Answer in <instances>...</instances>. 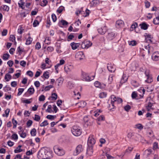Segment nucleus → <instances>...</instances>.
Wrapping results in <instances>:
<instances>
[{
  "mask_svg": "<svg viewBox=\"0 0 159 159\" xmlns=\"http://www.w3.org/2000/svg\"><path fill=\"white\" fill-rule=\"evenodd\" d=\"M39 24V21L38 20H35L33 23V25L34 27H36Z\"/></svg>",
  "mask_w": 159,
  "mask_h": 159,
  "instance_id": "45",
  "label": "nucleus"
},
{
  "mask_svg": "<svg viewBox=\"0 0 159 159\" xmlns=\"http://www.w3.org/2000/svg\"><path fill=\"white\" fill-rule=\"evenodd\" d=\"M45 99V97L44 95H42L40 96L39 100L40 101H44Z\"/></svg>",
  "mask_w": 159,
  "mask_h": 159,
  "instance_id": "58",
  "label": "nucleus"
},
{
  "mask_svg": "<svg viewBox=\"0 0 159 159\" xmlns=\"http://www.w3.org/2000/svg\"><path fill=\"white\" fill-rule=\"evenodd\" d=\"M12 139L15 140H17L18 139V136L16 134H14L12 135Z\"/></svg>",
  "mask_w": 159,
  "mask_h": 159,
  "instance_id": "53",
  "label": "nucleus"
},
{
  "mask_svg": "<svg viewBox=\"0 0 159 159\" xmlns=\"http://www.w3.org/2000/svg\"><path fill=\"white\" fill-rule=\"evenodd\" d=\"M41 77L43 78V80H40L42 82H43L45 79H48L49 77V74L48 72L46 71L44 72L43 75Z\"/></svg>",
  "mask_w": 159,
  "mask_h": 159,
  "instance_id": "14",
  "label": "nucleus"
},
{
  "mask_svg": "<svg viewBox=\"0 0 159 159\" xmlns=\"http://www.w3.org/2000/svg\"><path fill=\"white\" fill-rule=\"evenodd\" d=\"M18 92L17 94V96H19L22 94L24 90V89L23 88H19L18 89Z\"/></svg>",
  "mask_w": 159,
  "mask_h": 159,
  "instance_id": "48",
  "label": "nucleus"
},
{
  "mask_svg": "<svg viewBox=\"0 0 159 159\" xmlns=\"http://www.w3.org/2000/svg\"><path fill=\"white\" fill-rule=\"evenodd\" d=\"M14 62L12 61L9 60L7 62V64L10 67H11L13 65Z\"/></svg>",
  "mask_w": 159,
  "mask_h": 159,
  "instance_id": "55",
  "label": "nucleus"
},
{
  "mask_svg": "<svg viewBox=\"0 0 159 159\" xmlns=\"http://www.w3.org/2000/svg\"><path fill=\"white\" fill-rule=\"evenodd\" d=\"M144 36L145 37V41L146 42H147V41L148 40L149 41L150 43H152V41L151 40V39L152 38V37L151 36L150 34L146 33L144 34Z\"/></svg>",
  "mask_w": 159,
  "mask_h": 159,
  "instance_id": "12",
  "label": "nucleus"
},
{
  "mask_svg": "<svg viewBox=\"0 0 159 159\" xmlns=\"http://www.w3.org/2000/svg\"><path fill=\"white\" fill-rule=\"evenodd\" d=\"M84 57V53L82 52H79L75 55V57L77 61L81 60Z\"/></svg>",
  "mask_w": 159,
  "mask_h": 159,
  "instance_id": "6",
  "label": "nucleus"
},
{
  "mask_svg": "<svg viewBox=\"0 0 159 159\" xmlns=\"http://www.w3.org/2000/svg\"><path fill=\"white\" fill-rule=\"evenodd\" d=\"M107 30V27L106 26H105L102 27H101L98 29V32L101 34H105Z\"/></svg>",
  "mask_w": 159,
  "mask_h": 159,
  "instance_id": "10",
  "label": "nucleus"
},
{
  "mask_svg": "<svg viewBox=\"0 0 159 159\" xmlns=\"http://www.w3.org/2000/svg\"><path fill=\"white\" fill-rule=\"evenodd\" d=\"M48 2L47 0H43L41 3L40 5L43 7H44L47 5Z\"/></svg>",
  "mask_w": 159,
  "mask_h": 159,
  "instance_id": "35",
  "label": "nucleus"
},
{
  "mask_svg": "<svg viewBox=\"0 0 159 159\" xmlns=\"http://www.w3.org/2000/svg\"><path fill=\"white\" fill-rule=\"evenodd\" d=\"M131 109V107L129 105H127L125 106L124 107L125 110L127 111H129Z\"/></svg>",
  "mask_w": 159,
  "mask_h": 159,
  "instance_id": "64",
  "label": "nucleus"
},
{
  "mask_svg": "<svg viewBox=\"0 0 159 159\" xmlns=\"http://www.w3.org/2000/svg\"><path fill=\"white\" fill-rule=\"evenodd\" d=\"M147 77V80L145 81L146 82L148 83H151L153 81L151 75H150Z\"/></svg>",
  "mask_w": 159,
  "mask_h": 159,
  "instance_id": "28",
  "label": "nucleus"
},
{
  "mask_svg": "<svg viewBox=\"0 0 159 159\" xmlns=\"http://www.w3.org/2000/svg\"><path fill=\"white\" fill-rule=\"evenodd\" d=\"M52 157L53 152L48 148H41L38 153V157L39 159H50Z\"/></svg>",
  "mask_w": 159,
  "mask_h": 159,
  "instance_id": "1",
  "label": "nucleus"
},
{
  "mask_svg": "<svg viewBox=\"0 0 159 159\" xmlns=\"http://www.w3.org/2000/svg\"><path fill=\"white\" fill-rule=\"evenodd\" d=\"M48 125V121L45 120L40 124V126L41 127L45 126Z\"/></svg>",
  "mask_w": 159,
  "mask_h": 159,
  "instance_id": "39",
  "label": "nucleus"
},
{
  "mask_svg": "<svg viewBox=\"0 0 159 159\" xmlns=\"http://www.w3.org/2000/svg\"><path fill=\"white\" fill-rule=\"evenodd\" d=\"M30 134L32 136H34L36 134V129L35 128L32 129L30 131Z\"/></svg>",
  "mask_w": 159,
  "mask_h": 159,
  "instance_id": "34",
  "label": "nucleus"
},
{
  "mask_svg": "<svg viewBox=\"0 0 159 159\" xmlns=\"http://www.w3.org/2000/svg\"><path fill=\"white\" fill-rule=\"evenodd\" d=\"M64 7L62 6H60L57 10V12L59 13H60L62 12L63 9H64Z\"/></svg>",
  "mask_w": 159,
  "mask_h": 159,
  "instance_id": "42",
  "label": "nucleus"
},
{
  "mask_svg": "<svg viewBox=\"0 0 159 159\" xmlns=\"http://www.w3.org/2000/svg\"><path fill=\"white\" fill-rule=\"evenodd\" d=\"M22 151L23 150L22 149L20 148H18V147H17L16 149L14 150V152L15 153H18L22 152Z\"/></svg>",
  "mask_w": 159,
  "mask_h": 159,
  "instance_id": "49",
  "label": "nucleus"
},
{
  "mask_svg": "<svg viewBox=\"0 0 159 159\" xmlns=\"http://www.w3.org/2000/svg\"><path fill=\"white\" fill-rule=\"evenodd\" d=\"M57 95L56 93H52L50 98H52V100H55L57 98Z\"/></svg>",
  "mask_w": 159,
  "mask_h": 159,
  "instance_id": "31",
  "label": "nucleus"
},
{
  "mask_svg": "<svg viewBox=\"0 0 159 159\" xmlns=\"http://www.w3.org/2000/svg\"><path fill=\"white\" fill-rule=\"evenodd\" d=\"M131 84L133 85L135 87H137L138 86V84L137 83L136 81L133 80L131 81Z\"/></svg>",
  "mask_w": 159,
  "mask_h": 159,
  "instance_id": "56",
  "label": "nucleus"
},
{
  "mask_svg": "<svg viewBox=\"0 0 159 159\" xmlns=\"http://www.w3.org/2000/svg\"><path fill=\"white\" fill-rule=\"evenodd\" d=\"M137 23L136 22L134 23L133 24L131 25V28L132 29H135L137 26Z\"/></svg>",
  "mask_w": 159,
  "mask_h": 159,
  "instance_id": "62",
  "label": "nucleus"
},
{
  "mask_svg": "<svg viewBox=\"0 0 159 159\" xmlns=\"http://www.w3.org/2000/svg\"><path fill=\"white\" fill-rule=\"evenodd\" d=\"M9 40L13 42L15 40V37L14 35H10Z\"/></svg>",
  "mask_w": 159,
  "mask_h": 159,
  "instance_id": "50",
  "label": "nucleus"
},
{
  "mask_svg": "<svg viewBox=\"0 0 159 159\" xmlns=\"http://www.w3.org/2000/svg\"><path fill=\"white\" fill-rule=\"evenodd\" d=\"M40 119V116L36 114L34 115V120L37 121H39Z\"/></svg>",
  "mask_w": 159,
  "mask_h": 159,
  "instance_id": "43",
  "label": "nucleus"
},
{
  "mask_svg": "<svg viewBox=\"0 0 159 159\" xmlns=\"http://www.w3.org/2000/svg\"><path fill=\"white\" fill-rule=\"evenodd\" d=\"M95 143V140L92 136H89L88 140V146L93 147V145Z\"/></svg>",
  "mask_w": 159,
  "mask_h": 159,
  "instance_id": "7",
  "label": "nucleus"
},
{
  "mask_svg": "<svg viewBox=\"0 0 159 159\" xmlns=\"http://www.w3.org/2000/svg\"><path fill=\"white\" fill-rule=\"evenodd\" d=\"M107 68L109 71L114 72L115 71V68L111 64H108Z\"/></svg>",
  "mask_w": 159,
  "mask_h": 159,
  "instance_id": "21",
  "label": "nucleus"
},
{
  "mask_svg": "<svg viewBox=\"0 0 159 159\" xmlns=\"http://www.w3.org/2000/svg\"><path fill=\"white\" fill-rule=\"evenodd\" d=\"M105 119V117L103 115L100 116L98 118H97V120L98 121H101L104 120Z\"/></svg>",
  "mask_w": 159,
  "mask_h": 159,
  "instance_id": "47",
  "label": "nucleus"
},
{
  "mask_svg": "<svg viewBox=\"0 0 159 159\" xmlns=\"http://www.w3.org/2000/svg\"><path fill=\"white\" fill-rule=\"evenodd\" d=\"M61 24L63 26H65L67 25L68 24V23L66 21L62 20L58 23V25L60 26L61 27Z\"/></svg>",
  "mask_w": 159,
  "mask_h": 159,
  "instance_id": "23",
  "label": "nucleus"
},
{
  "mask_svg": "<svg viewBox=\"0 0 159 159\" xmlns=\"http://www.w3.org/2000/svg\"><path fill=\"white\" fill-rule=\"evenodd\" d=\"M136 126L137 128L140 130L142 129L143 128V126L140 124H136Z\"/></svg>",
  "mask_w": 159,
  "mask_h": 159,
  "instance_id": "51",
  "label": "nucleus"
},
{
  "mask_svg": "<svg viewBox=\"0 0 159 159\" xmlns=\"http://www.w3.org/2000/svg\"><path fill=\"white\" fill-rule=\"evenodd\" d=\"M26 74L30 77H32L33 76V72L30 71L29 70L26 72Z\"/></svg>",
  "mask_w": 159,
  "mask_h": 159,
  "instance_id": "60",
  "label": "nucleus"
},
{
  "mask_svg": "<svg viewBox=\"0 0 159 159\" xmlns=\"http://www.w3.org/2000/svg\"><path fill=\"white\" fill-rule=\"evenodd\" d=\"M93 152V147L88 146L87 148L86 153L89 156H91Z\"/></svg>",
  "mask_w": 159,
  "mask_h": 159,
  "instance_id": "15",
  "label": "nucleus"
},
{
  "mask_svg": "<svg viewBox=\"0 0 159 159\" xmlns=\"http://www.w3.org/2000/svg\"><path fill=\"white\" fill-rule=\"evenodd\" d=\"M133 148L132 147H129V148L126 149L125 151V153H129L132 150Z\"/></svg>",
  "mask_w": 159,
  "mask_h": 159,
  "instance_id": "57",
  "label": "nucleus"
},
{
  "mask_svg": "<svg viewBox=\"0 0 159 159\" xmlns=\"http://www.w3.org/2000/svg\"><path fill=\"white\" fill-rule=\"evenodd\" d=\"M82 76L83 80L87 81H90L93 80L95 77V76H93L92 78H91L87 74L83 72L82 73Z\"/></svg>",
  "mask_w": 159,
  "mask_h": 159,
  "instance_id": "4",
  "label": "nucleus"
},
{
  "mask_svg": "<svg viewBox=\"0 0 159 159\" xmlns=\"http://www.w3.org/2000/svg\"><path fill=\"white\" fill-rule=\"evenodd\" d=\"M131 97L133 99H135L137 97V93L135 92H133L131 95Z\"/></svg>",
  "mask_w": 159,
  "mask_h": 159,
  "instance_id": "46",
  "label": "nucleus"
},
{
  "mask_svg": "<svg viewBox=\"0 0 159 159\" xmlns=\"http://www.w3.org/2000/svg\"><path fill=\"white\" fill-rule=\"evenodd\" d=\"M78 104H79V106L80 107H84L86 105V102L84 101H81L79 103H77Z\"/></svg>",
  "mask_w": 159,
  "mask_h": 159,
  "instance_id": "30",
  "label": "nucleus"
},
{
  "mask_svg": "<svg viewBox=\"0 0 159 159\" xmlns=\"http://www.w3.org/2000/svg\"><path fill=\"white\" fill-rule=\"evenodd\" d=\"M123 23V21L121 20H118L116 22V26L117 27H119L122 25Z\"/></svg>",
  "mask_w": 159,
  "mask_h": 159,
  "instance_id": "26",
  "label": "nucleus"
},
{
  "mask_svg": "<svg viewBox=\"0 0 159 159\" xmlns=\"http://www.w3.org/2000/svg\"><path fill=\"white\" fill-rule=\"evenodd\" d=\"M19 2H20L18 3L19 7L22 9H24V7H23V6L24 5V4L25 3L22 0H20Z\"/></svg>",
  "mask_w": 159,
  "mask_h": 159,
  "instance_id": "40",
  "label": "nucleus"
},
{
  "mask_svg": "<svg viewBox=\"0 0 159 159\" xmlns=\"http://www.w3.org/2000/svg\"><path fill=\"white\" fill-rule=\"evenodd\" d=\"M117 98H116L114 95H111V104L112 105L113 107V108H114V103L116 101V100L117 99Z\"/></svg>",
  "mask_w": 159,
  "mask_h": 159,
  "instance_id": "20",
  "label": "nucleus"
},
{
  "mask_svg": "<svg viewBox=\"0 0 159 159\" xmlns=\"http://www.w3.org/2000/svg\"><path fill=\"white\" fill-rule=\"evenodd\" d=\"M115 33L113 32L109 33L107 36V38L109 40H112L114 38Z\"/></svg>",
  "mask_w": 159,
  "mask_h": 159,
  "instance_id": "22",
  "label": "nucleus"
},
{
  "mask_svg": "<svg viewBox=\"0 0 159 159\" xmlns=\"http://www.w3.org/2000/svg\"><path fill=\"white\" fill-rule=\"evenodd\" d=\"M63 79L62 78L59 77L57 80V82L58 83V85L59 86L62 84L63 82Z\"/></svg>",
  "mask_w": 159,
  "mask_h": 159,
  "instance_id": "32",
  "label": "nucleus"
},
{
  "mask_svg": "<svg viewBox=\"0 0 159 159\" xmlns=\"http://www.w3.org/2000/svg\"><path fill=\"white\" fill-rule=\"evenodd\" d=\"M32 41V39L30 37H29L27 39L25 44L27 45H30Z\"/></svg>",
  "mask_w": 159,
  "mask_h": 159,
  "instance_id": "33",
  "label": "nucleus"
},
{
  "mask_svg": "<svg viewBox=\"0 0 159 159\" xmlns=\"http://www.w3.org/2000/svg\"><path fill=\"white\" fill-rule=\"evenodd\" d=\"M127 79L128 78L126 76V75L123 74L119 84V87H120L123 83L126 82L127 81Z\"/></svg>",
  "mask_w": 159,
  "mask_h": 159,
  "instance_id": "11",
  "label": "nucleus"
},
{
  "mask_svg": "<svg viewBox=\"0 0 159 159\" xmlns=\"http://www.w3.org/2000/svg\"><path fill=\"white\" fill-rule=\"evenodd\" d=\"M136 44V42L134 40H133L129 42V44L132 46H135Z\"/></svg>",
  "mask_w": 159,
  "mask_h": 159,
  "instance_id": "52",
  "label": "nucleus"
},
{
  "mask_svg": "<svg viewBox=\"0 0 159 159\" xmlns=\"http://www.w3.org/2000/svg\"><path fill=\"white\" fill-rule=\"evenodd\" d=\"M94 84L96 87L99 88L101 89L104 88L106 86L105 84H102L101 83L98 81L95 82L94 83Z\"/></svg>",
  "mask_w": 159,
  "mask_h": 159,
  "instance_id": "9",
  "label": "nucleus"
},
{
  "mask_svg": "<svg viewBox=\"0 0 159 159\" xmlns=\"http://www.w3.org/2000/svg\"><path fill=\"white\" fill-rule=\"evenodd\" d=\"M152 149L151 148H149L145 151L144 153L147 157H148L152 154Z\"/></svg>",
  "mask_w": 159,
  "mask_h": 159,
  "instance_id": "17",
  "label": "nucleus"
},
{
  "mask_svg": "<svg viewBox=\"0 0 159 159\" xmlns=\"http://www.w3.org/2000/svg\"><path fill=\"white\" fill-rule=\"evenodd\" d=\"M52 18L53 21L55 22L57 20V17L53 13L52 15Z\"/></svg>",
  "mask_w": 159,
  "mask_h": 159,
  "instance_id": "63",
  "label": "nucleus"
},
{
  "mask_svg": "<svg viewBox=\"0 0 159 159\" xmlns=\"http://www.w3.org/2000/svg\"><path fill=\"white\" fill-rule=\"evenodd\" d=\"M1 8L2 9L3 11H9V7L8 6L6 5H3L1 7H0V9Z\"/></svg>",
  "mask_w": 159,
  "mask_h": 159,
  "instance_id": "27",
  "label": "nucleus"
},
{
  "mask_svg": "<svg viewBox=\"0 0 159 159\" xmlns=\"http://www.w3.org/2000/svg\"><path fill=\"white\" fill-rule=\"evenodd\" d=\"M11 87L7 85L3 88V90L5 92H7L8 91L11 90Z\"/></svg>",
  "mask_w": 159,
  "mask_h": 159,
  "instance_id": "44",
  "label": "nucleus"
},
{
  "mask_svg": "<svg viewBox=\"0 0 159 159\" xmlns=\"http://www.w3.org/2000/svg\"><path fill=\"white\" fill-rule=\"evenodd\" d=\"M35 49L39 50L41 48V45L39 42H37L35 45Z\"/></svg>",
  "mask_w": 159,
  "mask_h": 159,
  "instance_id": "61",
  "label": "nucleus"
},
{
  "mask_svg": "<svg viewBox=\"0 0 159 159\" xmlns=\"http://www.w3.org/2000/svg\"><path fill=\"white\" fill-rule=\"evenodd\" d=\"M9 55L8 53H6L3 55L2 58L4 60H7L9 57Z\"/></svg>",
  "mask_w": 159,
  "mask_h": 159,
  "instance_id": "41",
  "label": "nucleus"
},
{
  "mask_svg": "<svg viewBox=\"0 0 159 159\" xmlns=\"http://www.w3.org/2000/svg\"><path fill=\"white\" fill-rule=\"evenodd\" d=\"M80 45L79 43H75L74 42L71 43H70V46L73 50H75L77 49L78 47H79Z\"/></svg>",
  "mask_w": 159,
  "mask_h": 159,
  "instance_id": "19",
  "label": "nucleus"
},
{
  "mask_svg": "<svg viewBox=\"0 0 159 159\" xmlns=\"http://www.w3.org/2000/svg\"><path fill=\"white\" fill-rule=\"evenodd\" d=\"M122 99L119 98H117V99L115 102H116L117 103H120L122 102Z\"/></svg>",
  "mask_w": 159,
  "mask_h": 159,
  "instance_id": "59",
  "label": "nucleus"
},
{
  "mask_svg": "<svg viewBox=\"0 0 159 159\" xmlns=\"http://www.w3.org/2000/svg\"><path fill=\"white\" fill-rule=\"evenodd\" d=\"M33 123L32 121L31 120H29L26 123L27 126L28 127H30L32 125Z\"/></svg>",
  "mask_w": 159,
  "mask_h": 159,
  "instance_id": "54",
  "label": "nucleus"
},
{
  "mask_svg": "<svg viewBox=\"0 0 159 159\" xmlns=\"http://www.w3.org/2000/svg\"><path fill=\"white\" fill-rule=\"evenodd\" d=\"M159 14L158 17H156L153 19V23L156 25H157L159 24V12L158 13Z\"/></svg>",
  "mask_w": 159,
  "mask_h": 159,
  "instance_id": "24",
  "label": "nucleus"
},
{
  "mask_svg": "<svg viewBox=\"0 0 159 159\" xmlns=\"http://www.w3.org/2000/svg\"><path fill=\"white\" fill-rule=\"evenodd\" d=\"M139 25L140 26L141 29L145 30H147L149 26V25L147 24L144 22H143L140 24Z\"/></svg>",
  "mask_w": 159,
  "mask_h": 159,
  "instance_id": "18",
  "label": "nucleus"
},
{
  "mask_svg": "<svg viewBox=\"0 0 159 159\" xmlns=\"http://www.w3.org/2000/svg\"><path fill=\"white\" fill-rule=\"evenodd\" d=\"M83 120L87 125H91L92 124V121L90 120H89L87 116H84L83 118Z\"/></svg>",
  "mask_w": 159,
  "mask_h": 159,
  "instance_id": "13",
  "label": "nucleus"
},
{
  "mask_svg": "<svg viewBox=\"0 0 159 159\" xmlns=\"http://www.w3.org/2000/svg\"><path fill=\"white\" fill-rule=\"evenodd\" d=\"M106 96L107 93L105 92H102L99 95V97L100 98H104L106 97Z\"/></svg>",
  "mask_w": 159,
  "mask_h": 159,
  "instance_id": "36",
  "label": "nucleus"
},
{
  "mask_svg": "<svg viewBox=\"0 0 159 159\" xmlns=\"http://www.w3.org/2000/svg\"><path fill=\"white\" fill-rule=\"evenodd\" d=\"M152 58L153 60L157 61L159 60V53L158 52H155L153 53L152 56Z\"/></svg>",
  "mask_w": 159,
  "mask_h": 159,
  "instance_id": "16",
  "label": "nucleus"
},
{
  "mask_svg": "<svg viewBox=\"0 0 159 159\" xmlns=\"http://www.w3.org/2000/svg\"><path fill=\"white\" fill-rule=\"evenodd\" d=\"M56 116L48 115L46 116V118L48 119L52 120L56 118Z\"/></svg>",
  "mask_w": 159,
  "mask_h": 159,
  "instance_id": "38",
  "label": "nucleus"
},
{
  "mask_svg": "<svg viewBox=\"0 0 159 159\" xmlns=\"http://www.w3.org/2000/svg\"><path fill=\"white\" fill-rule=\"evenodd\" d=\"M9 73H8L6 74L5 76V79L6 80V81H8L9 80H10L11 78V75L9 74Z\"/></svg>",
  "mask_w": 159,
  "mask_h": 159,
  "instance_id": "29",
  "label": "nucleus"
},
{
  "mask_svg": "<svg viewBox=\"0 0 159 159\" xmlns=\"http://www.w3.org/2000/svg\"><path fill=\"white\" fill-rule=\"evenodd\" d=\"M52 106L50 105H49L48 106V109L46 110V112L51 113L52 112H53V111L52 109Z\"/></svg>",
  "mask_w": 159,
  "mask_h": 159,
  "instance_id": "37",
  "label": "nucleus"
},
{
  "mask_svg": "<svg viewBox=\"0 0 159 159\" xmlns=\"http://www.w3.org/2000/svg\"><path fill=\"white\" fill-rule=\"evenodd\" d=\"M27 92L30 94V95H32L34 93V89L32 86H31L28 89Z\"/></svg>",
  "mask_w": 159,
  "mask_h": 159,
  "instance_id": "25",
  "label": "nucleus"
},
{
  "mask_svg": "<svg viewBox=\"0 0 159 159\" xmlns=\"http://www.w3.org/2000/svg\"><path fill=\"white\" fill-rule=\"evenodd\" d=\"M53 149L55 153L58 156H62L65 154V151L63 148L58 145L54 146Z\"/></svg>",
  "mask_w": 159,
  "mask_h": 159,
  "instance_id": "2",
  "label": "nucleus"
},
{
  "mask_svg": "<svg viewBox=\"0 0 159 159\" xmlns=\"http://www.w3.org/2000/svg\"><path fill=\"white\" fill-rule=\"evenodd\" d=\"M71 130L73 134L75 136H79L81 134V130L80 128L77 126H73Z\"/></svg>",
  "mask_w": 159,
  "mask_h": 159,
  "instance_id": "3",
  "label": "nucleus"
},
{
  "mask_svg": "<svg viewBox=\"0 0 159 159\" xmlns=\"http://www.w3.org/2000/svg\"><path fill=\"white\" fill-rule=\"evenodd\" d=\"M83 150V146L81 145L80 144L78 145L75 149V152L74 153V155L76 156L78 155Z\"/></svg>",
  "mask_w": 159,
  "mask_h": 159,
  "instance_id": "5",
  "label": "nucleus"
},
{
  "mask_svg": "<svg viewBox=\"0 0 159 159\" xmlns=\"http://www.w3.org/2000/svg\"><path fill=\"white\" fill-rule=\"evenodd\" d=\"M99 3V0H93L90 2V7H94L98 5Z\"/></svg>",
  "mask_w": 159,
  "mask_h": 159,
  "instance_id": "8",
  "label": "nucleus"
}]
</instances>
